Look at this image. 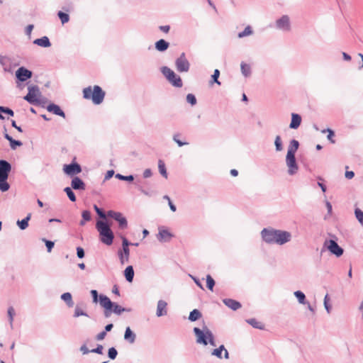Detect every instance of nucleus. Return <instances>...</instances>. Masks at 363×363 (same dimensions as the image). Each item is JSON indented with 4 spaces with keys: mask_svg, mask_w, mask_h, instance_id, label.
<instances>
[{
    "mask_svg": "<svg viewBox=\"0 0 363 363\" xmlns=\"http://www.w3.org/2000/svg\"><path fill=\"white\" fill-rule=\"evenodd\" d=\"M263 240L267 243L284 245L291 240V233L287 231L264 228L261 232Z\"/></svg>",
    "mask_w": 363,
    "mask_h": 363,
    "instance_id": "obj_1",
    "label": "nucleus"
},
{
    "mask_svg": "<svg viewBox=\"0 0 363 363\" xmlns=\"http://www.w3.org/2000/svg\"><path fill=\"white\" fill-rule=\"evenodd\" d=\"M99 303L104 309V315L106 318L110 317L112 313L120 315L122 312L128 311L121 306L113 303L111 299L105 295L99 296Z\"/></svg>",
    "mask_w": 363,
    "mask_h": 363,
    "instance_id": "obj_2",
    "label": "nucleus"
},
{
    "mask_svg": "<svg viewBox=\"0 0 363 363\" xmlns=\"http://www.w3.org/2000/svg\"><path fill=\"white\" fill-rule=\"evenodd\" d=\"M105 92L102 89L95 85L93 87L89 86L83 89V97L86 99H90L94 104H100L104 101Z\"/></svg>",
    "mask_w": 363,
    "mask_h": 363,
    "instance_id": "obj_3",
    "label": "nucleus"
},
{
    "mask_svg": "<svg viewBox=\"0 0 363 363\" xmlns=\"http://www.w3.org/2000/svg\"><path fill=\"white\" fill-rule=\"evenodd\" d=\"M96 227L101 236V242L107 245H111L113 243V234L109 225L104 221L99 220Z\"/></svg>",
    "mask_w": 363,
    "mask_h": 363,
    "instance_id": "obj_4",
    "label": "nucleus"
},
{
    "mask_svg": "<svg viewBox=\"0 0 363 363\" xmlns=\"http://www.w3.org/2000/svg\"><path fill=\"white\" fill-rule=\"evenodd\" d=\"M194 332L196 336V342L198 343L206 345L208 340L211 345H214L213 335L206 327L203 328V330L194 328Z\"/></svg>",
    "mask_w": 363,
    "mask_h": 363,
    "instance_id": "obj_5",
    "label": "nucleus"
},
{
    "mask_svg": "<svg viewBox=\"0 0 363 363\" xmlns=\"http://www.w3.org/2000/svg\"><path fill=\"white\" fill-rule=\"evenodd\" d=\"M162 72L167 79L175 87H182L183 85L182 79L179 76L176 74L173 70L167 67L162 68Z\"/></svg>",
    "mask_w": 363,
    "mask_h": 363,
    "instance_id": "obj_6",
    "label": "nucleus"
},
{
    "mask_svg": "<svg viewBox=\"0 0 363 363\" xmlns=\"http://www.w3.org/2000/svg\"><path fill=\"white\" fill-rule=\"evenodd\" d=\"M107 216L117 220L121 228L125 229L128 227L126 218L120 212L108 211L107 212Z\"/></svg>",
    "mask_w": 363,
    "mask_h": 363,
    "instance_id": "obj_7",
    "label": "nucleus"
},
{
    "mask_svg": "<svg viewBox=\"0 0 363 363\" xmlns=\"http://www.w3.org/2000/svg\"><path fill=\"white\" fill-rule=\"evenodd\" d=\"M175 64L177 69L180 72H188L189 69V62L184 52L177 59Z\"/></svg>",
    "mask_w": 363,
    "mask_h": 363,
    "instance_id": "obj_8",
    "label": "nucleus"
},
{
    "mask_svg": "<svg viewBox=\"0 0 363 363\" xmlns=\"http://www.w3.org/2000/svg\"><path fill=\"white\" fill-rule=\"evenodd\" d=\"M324 245L331 253L335 255L337 257H340L343 254V250L337 245L335 241L333 240H326Z\"/></svg>",
    "mask_w": 363,
    "mask_h": 363,
    "instance_id": "obj_9",
    "label": "nucleus"
},
{
    "mask_svg": "<svg viewBox=\"0 0 363 363\" xmlns=\"http://www.w3.org/2000/svg\"><path fill=\"white\" fill-rule=\"evenodd\" d=\"M63 170L67 175L73 176L79 174L82 172V168L79 164L72 163L70 164H65Z\"/></svg>",
    "mask_w": 363,
    "mask_h": 363,
    "instance_id": "obj_10",
    "label": "nucleus"
},
{
    "mask_svg": "<svg viewBox=\"0 0 363 363\" xmlns=\"http://www.w3.org/2000/svg\"><path fill=\"white\" fill-rule=\"evenodd\" d=\"M286 162L289 168V174L293 175L296 173L298 171V165L296 162L295 155H286Z\"/></svg>",
    "mask_w": 363,
    "mask_h": 363,
    "instance_id": "obj_11",
    "label": "nucleus"
},
{
    "mask_svg": "<svg viewBox=\"0 0 363 363\" xmlns=\"http://www.w3.org/2000/svg\"><path fill=\"white\" fill-rule=\"evenodd\" d=\"M24 99L26 100L30 104H38L39 102V92L38 89H29L28 93L24 97Z\"/></svg>",
    "mask_w": 363,
    "mask_h": 363,
    "instance_id": "obj_12",
    "label": "nucleus"
},
{
    "mask_svg": "<svg viewBox=\"0 0 363 363\" xmlns=\"http://www.w3.org/2000/svg\"><path fill=\"white\" fill-rule=\"evenodd\" d=\"M11 169V164L8 162L0 160V179H7Z\"/></svg>",
    "mask_w": 363,
    "mask_h": 363,
    "instance_id": "obj_13",
    "label": "nucleus"
},
{
    "mask_svg": "<svg viewBox=\"0 0 363 363\" xmlns=\"http://www.w3.org/2000/svg\"><path fill=\"white\" fill-rule=\"evenodd\" d=\"M276 23L277 27L280 29L285 30H289L291 29L290 20L288 16H283L277 21Z\"/></svg>",
    "mask_w": 363,
    "mask_h": 363,
    "instance_id": "obj_14",
    "label": "nucleus"
},
{
    "mask_svg": "<svg viewBox=\"0 0 363 363\" xmlns=\"http://www.w3.org/2000/svg\"><path fill=\"white\" fill-rule=\"evenodd\" d=\"M16 75L20 81L24 82L26 79L31 77L32 73L30 71L28 70L27 69H26L24 67H20L16 71Z\"/></svg>",
    "mask_w": 363,
    "mask_h": 363,
    "instance_id": "obj_15",
    "label": "nucleus"
},
{
    "mask_svg": "<svg viewBox=\"0 0 363 363\" xmlns=\"http://www.w3.org/2000/svg\"><path fill=\"white\" fill-rule=\"evenodd\" d=\"M167 303L164 301L160 300L157 303V315L158 317L165 315L167 313Z\"/></svg>",
    "mask_w": 363,
    "mask_h": 363,
    "instance_id": "obj_16",
    "label": "nucleus"
},
{
    "mask_svg": "<svg viewBox=\"0 0 363 363\" xmlns=\"http://www.w3.org/2000/svg\"><path fill=\"white\" fill-rule=\"evenodd\" d=\"M72 188L75 190H84L85 189V184L84 182L79 177H76L72 179L71 183Z\"/></svg>",
    "mask_w": 363,
    "mask_h": 363,
    "instance_id": "obj_17",
    "label": "nucleus"
},
{
    "mask_svg": "<svg viewBox=\"0 0 363 363\" xmlns=\"http://www.w3.org/2000/svg\"><path fill=\"white\" fill-rule=\"evenodd\" d=\"M47 110L49 112H52L55 115L60 116L63 118L65 117V113L61 110L60 106L56 104H51L48 105L47 107Z\"/></svg>",
    "mask_w": 363,
    "mask_h": 363,
    "instance_id": "obj_18",
    "label": "nucleus"
},
{
    "mask_svg": "<svg viewBox=\"0 0 363 363\" xmlns=\"http://www.w3.org/2000/svg\"><path fill=\"white\" fill-rule=\"evenodd\" d=\"M223 303L228 308H230L234 311H236V310L239 309L240 308H241V304L238 301L231 299V298L224 299Z\"/></svg>",
    "mask_w": 363,
    "mask_h": 363,
    "instance_id": "obj_19",
    "label": "nucleus"
},
{
    "mask_svg": "<svg viewBox=\"0 0 363 363\" xmlns=\"http://www.w3.org/2000/svg\"><path fill=\"white\" fill-rule=\"evenodd\" d=\"M301 122V118L298 114L292 113L291 115V122L290 123V128L293 129H296L299 127Z\"/></svg>",
    "mask_w": 363,
    "mask_h": 363,
    "instance_id": "obj_20",
    "label": "nucleus"
},
{
    "mask_svg": "<svg viewBox=\"0 0 363 363\" xmlns=\"http://www.w3.org/2000/svg\"><path fill=\"white\" fill-rule=\"evenodd\" d=\"M172 237V235L167 230H165V229L160 230L159 234H158V239L160 241H163V242L169 241Z\"/></svg>",
    "mask_w": 363,
    "mask_h": 363,
    "instance_id": "obj_21",
    "label": "nucleus"
},
{
    "mask_svg": "<svg viewBox=\"0 0 363 363\" xmlns=\"http://www.w3.org/2000/svg\"><path fill=\"white\" fill-rule=\"evenodd\" d=\"M299 143L296 140H292L288 148L287 154L289 155H295L296 152L298 148Z\"/></svg>",
    "mask_w": 363,
    "mask_h": 363,
    "instance_id": "obj_22",
    "label": "nucleus"
},
{
    "mask_svg": "<svg viewBox=\"0 0 363 363\" xmlns=\"http://www.w3.org/2000/svg\"><path fill=\"white\" fill-rule=\"evenodd\" d=\"M34 43L43 48H48L51 45V43L48 37L44 36L41 38H38L34 40Z\"/></svg>",
    "mask_w": 363,
    "mask_h": 363,
    "instance_id": "obj_23",
    "label": "nucleus"
},
{
    "mask_svg": "<svg viewBox=\"0 0 363 363\" xmlns=\"http://www.w3.org/2000/svg\"><path fill=\"white\" fill-rule=\"evenodd\" d=\"M124 338L130 343H133L135 342V335L132 332L129 327L125 330Z\"/></svg>",
    "mask_w": 363,
    "mask_h": 363,
    "instance_id": "obj_24",
    "label": "nucleus"
},
{
    "mask_svg": "<svg viewBox=\"0 0 363 363\" xmlns=\"http://www.w3.org/2000/svg\"><path fill=\"white\" fill-rule=\"evenodd\" d=\"M223 351H225V358L228 359V352L225 349L223 345H220L218 348L213 350L212 354L215 355L219 358H221L222 357L221 354H222Z\"/></svg>",
    "mask_w": 363,
    "mask_h": 363,
    "instance_id": "obj_25",
    "label": "nucleus"
},
{
    "mask_svg": "<svg viewBox=\"0 0 363 363\" xmlns=\"http://www.w3.org/2000/svg\"><path fill=\"white\" fill-rule=\"evenodd\" d=\"M169 47V43L164 40L161 39L155 43V48L159 51H164Z\"/></svg>",
    "mask_w": 363,
    "mask_h": 363,
    "instance_id": "obj_26",
    "label": "nucleus"
},
{
    "mask_svg": "<svg viewBox=\"0 0 363 363\" xmlns=\"http://www.w3.org/2000/svg\"><path fill=\"white\" fill-rule=\"evenodd\" d=\"M130 255L129 248L123 249V252H119V257L121 264H124L125 262L128 261Z\"/></svg>",
    "mask_w": 363,
    "mask_h": 363,
    "instance_id": "obj_27",
    "label": "nucleus"
},
{
    "mask_svg": "<svg viewBox=\"0 0 363 363\" xmlns=\"http://www.w3.org/2000/svg\"><path fill=\"white\" fill-rule=\"evenodd\" d=\"M125 277L128 281L131 282L134 277V270L132 266H128L125 269Z\"/></svg>",
    "mask_w": 363,
    "mask_h": 363,
    "instance_id": "obj_28",
    "label": "nucleus"
},
{
    "mask_svg": "<svg viewBox=\"0 0 363 363\" xmlns=\"http://www.w3.org/2000/svg\"><path fill=\"white\" fill-rule=\"evenodd\" d=\"M247 321L250 325H251L255 328H258L260 330L264 329V324L255 318L249 319Z\"/></svg>",
    "mask_w": 363,
    "mask_h": 363,
    "instance_id": "obj_29",
    "label": "nucleus"
},
{
    "mask_svg": "<svg viewBox=\"0 0 363 363\" xmlns=\"http://www.w3.org/2000/svg\"><path fill=\"white\" fill-rule=\"evenodd\" d=\"M31 215L28 214L24 219L18 220L17 224L21 230H25L28 226V221L30 219Z\"/></svg>",
    "mask_w": 363,
    "mask_h": 363,
    "instance_id": "obj_30",
    "label": "nucleus"
},
{
    "mask_svg": "<svg viewBox=\"0 0 363 363\" xmlns=\"http://www.w3.org/2000/svg\"><path fill=\"white\" fill-rule=\"evenodd\" d=\"M5 138L10 142L11 147L13 150H15L16 146L22 145L21 141L13 140L9 134H5Z\"/></svg>",
    "mask_w": 363,
    "mask_h": 363,
    "instance_id": "obj_31",
    "label": "nucleus"
},
{
    "mask_svg": "<svg viewBox=\"0 0 363 363\" xmlns=\"http://www.w3.org/2000/svg\"><path fill=\"white\" fill-rule=\"evenodd\" d=\"M201 317V313L198 309H194L189 314V319L191 321H196Z\"/></svg>",
    "mask_w": 363,
    "mask_h": 363,
    "instance_id": "obj_32",
    "label": "nucleus"
},
{
    "mask_svg": "<svg viewBox=\"0 0 363 363\" xmlns=\"http://www.w3.org/2000/svg\"><path fill=\"white\" fill-rule=\"evenodd\" d=\"M61 298L64 301H65L69 306L71 307L73 306L72 297V294L70 293H69V292L64 293L61 296Z\"/></svg>",
    "mask_w": 363,
    "mask_h": 363,
    "instance_id": "obj_33",
    "label": "nucleus"
},
{
    "mask_svg": "<svg viewBox=\"0 0 363 363\" xmlns=\"http://www.w3.org/2000/svg\"><path fill=\"white\" fill-rule=\"evenodd\" d=\"M241 72L242 74L245 77H248L250 75L251 69L250 66L245 62H242L240 65Z\"/></svg>",
    "mask_w": 363,
    "mask_h": 363,
    "instance_id": "obj_34",
    "label": "nucleus"
},
{
    "mask_svg": "<svg viewBox=\"0 0 363 363\" xmlns=\"http://www.w3.org/2000/svg\"><path fill=\"white\" fill-rule=\"evenodd\" d=\"M158 168L160 173L165 178H167V172L166 170L165 164L161 160L158 162Z\"/></svg>",
    "mask_w": 363,
    "mask_h": 363,
    "instance_id": "obj_35",
    "label": "nucleus"
},
{
    "mask_svg": "<svg viewBox=\"0 0 363 363\" xmlns=\"http://www.w3.org/2000/svg\"><path fill=\"white\" fill-rule=\"evenodd\" d=\"M82 220L80 222L81 225H84L85 222L91 220V213L89 211H84L82 213Z\"/></svg>",
    "mask_w": 363,
    "mask_h": 363,
    "instance_id": "obj_36",
    "label": "nucleus"
},
{
    "mask_svg": "<svg viewBox=\"0 0 363 363\" xmlns=\"http://www.w3.org/2000/svg\"><path fill=\"white\" fill-rule=\"evenodd\" d=\"M252 33V28L247 26L242 32L238 33V38H241L245 36L250 35Z\"/></svg>",
    "mask_w": 363,
    "mask_h": 363,
    "instance_id": "obj_37",
    "label": "nucleus"
},
{
    "mask_svg": "<svg viewBox=\"0 0 363 363\" xmlns=\"http://www.w3.org/2000/svg\"><path fill=\"white\" fill-rule=\"evenodd\" d=\"M295 296L297 298L300 303L305 304L306 303V296L304 294L300 291H297L294 292Z\"/></svg>",
    "mask_w": 363,
    "mask_h": 363,
    "instance_id": "obj_38",
    "label": "nucleus"
},
{
    "mask_svg": "<svg viewBox=\"0 0 363 363\" xmlns=\"http://www.w3.org/2000/svg\"><path fill=\"white\" fill-rule=\"evenodd\" d=\"M57 15L62 24H65L69 21V16L67 13H65L62 11H59Z\"/></svg>",
    "mask_w": 363,
    "mask_h": 363,
    "instance_id": "obj_39",
    "label": "nucleus"
},
{
    "mask_svg": "<svg viewBox=\"0 0 363 363\" xmlns=\"http://www.w3.org/2000/svg\"><path fill=\"white\" fill-rule=\"evenodd\" d=\"M220 76V71L218 69H215L213 74L211 76L212 81L211 82V84L216 83L218 85H220V82L218 81V77Z\"/></svg>",
    "mask_w": 363,
    "mask_h": 363,
    "instance_id": "obj_40",
    "label": "nucleus"
},
{
    "mask_svg": "<svg viewBox=\"0 0 363 363\" xmlns=\"http://www.w3.org/2000/svg\"><path fill=\"white\" fill-rule=\"evenodd\" d=\"M206 284L208 289L213 291V286L215 285V281L210 274H208L206 276Z\"/></svg>",
    "mask_w": 363,
    "mask_h": 363,
    "instance_id": "obj_41",
    "label": "nucleus"
},
{
    "mask_svg": "<svg viewBox=\"0 0 363 363\" xmlns=\"http://www.w3.org/2000/svg\"><path fill=\"white\" fill-rule=\"evenodd\" d=\"M64 191L66 192V194H67V196L69 197V199H70V201H72L73 202L76 201V196L71 188L66 187L64 189Z\"/></svg>",
    "mask_w": 363,
    "mask_h": 363,
    "instance_id": "obj_42",
    "label": "nucleus"
},
{
    "mask_svg": "<svg viewBox=\"0 0 363 363\" xmlns=\"http://www.w3.org/2000/svg\"><path fill=\"white\" fill-rule=\"evenodd\" d=\"M354 214L358 221L362 225H363V211H362L359 208H356L354 211Z\"/></svg>",
    "mask_w": 363,
    "mask_h": 363,
    "instance_id": "obj_43",
    "label": "nucleus"
},
{
    "mask_svg": "<svg viewBox=\"0 0 363 363\" xmlns=\"http://www.w3.org/2000/svg\"><path fill=\"white\" fill-rule=\"evenodd\" d=\"M9 189V184L6 182V179H0V189L2 191H6Z\"/></svg>",
    "mask_w": 363,
    "mask_h": 363,
    "instance_id": "obj_44",
    "label": "nucleus"
},
{
    "mask_svg": "<svg viewBox=\"0 0 363 363\" xmlns=\"http://www.w3.org/2000/svg\"><path fill=\"white\" fill-rule=\"evenodd\" d=\"M323 133H325V132H328V135H327V138L332 143H335V140L333 139L334 136H335V133L333 132V130H332L331 129H327V130H323L322 131Z\"/></svg>",
    "mask_w": 363,
    "mask_h": 363,
    "instance_id": "obj_45",
    "label": "nucleus"
},
{
    "mask_svg": "<svg viewBox=\"0 0 363 363\" xmlns=\"http://www.w3.org/2000/svg\"><path fill=\"white\" fill-rule=\"evenodd\" d=\"M43 241L45 243V245L47 247V250L48 252H50L55 245L54 242L48 240L45 238L43 239Z\"/></svg>",
    "mask_w": 363,
    "mask_h": 363,
    "instance_id": "obj_46",
    "label": "nucleus"
},
{
    "mask_svg": "<svg viewBox=\"0 0 363 363\" xmlns=\"http://www.w3.org/2000/svg\"><path fill=\"white\" fill-rule=\"evenodd\" d=\"M274 144L277 151H281L282 150L281 140L279 135L276 137Z\"/></svg>",
    "mask_w": 363,
    "mask_h": 363,
    "instance_id": "obj_47",
    "label": "nucleus"
},
{
    "mask_svg": "<svg viewBox=\"0 0 363 363\" xmlns=\"http://www.w3.org/2000/svg\"><path fill=\"white\" fill-rule=\"evenodd\" d=\"M80 315H86V316L87 315H86V313H84V312L83 311V310H82L80 307L77 306V307L75 308V309H74V316L77 318V317H79V316H80Z\"/></svg>",
    "mask_w": 363,
    "mask_h": 363,
    "instance_id": "obj_48",
    "label": "nucleus"
},
{
    "mask_svg": "<svg viewBox=\"0 0 363 363\" xmlns=\"http://www.w3.org/2000/svg\"><path fill=\"white\" fill-rule=\"evenodd\" d=\"M186 101L191 104V105H195L196 103V99L194 95L191 94H189L187 96H186Z\"/></svg>",
    "mask_w": 363,
    "mask_h": 363,
    "instance_id": "obj_49",
    "label": "nucleus"
},
{
    "mask_svg": "<svg viewBox=\"0 0 363 363\" xmlns=\"http://www.w3.org/2000/svg\"><path fill=\"white\" fill-rule=\"evenodd\" d=\"M117 350L114 347H111L108 350V357L111 359H114L117 356Z\"/></svg>",
    "mask_w": 363,
    "mask_h": 363,
    "instance_id": "obj_50",
    "label": "nucleus"
},
{
    "mask_svg": "<svg viewBox=\"0 0 363 363\" xmlns=\"http://www.w3.org/2000/svg\"><path fill=\"white\" fill-rule=\"evenodd\" d=\"M0 112L6 113L10 115L11 116H13L14 114L13 111L11 109L6 108V107H4V106H0Z\"/></svg>",
    "mask_w": 363,
    "mask_h": 363,
    "instance_id": "obj_51",
    "label": "nucleus"
},
{
    "mask_svg": "<svg viewBox=\"0 0 363 363\" xmlns=\"http://www.w3.org/2000/svg\"><path fill=\"white\" fill-rule=\"evenodd\" d=\"M8 315L9 316L10 323H12L13 320V316L15 315V311L13 307H9L8 309Z\"/></svg>",
    "mask_w": 363,
    "mask_h": 363,
    "instance_id": "obj_52",
    "label": "nucleus"
},
{
    "mask_svg": "<svg viewBox=\"0 0 363 363\" xmlns=\"http://www.w3.org/2000/svg\"><path fill=\"white\" fill-rule=\"evenodd\" d=\"M94 210L96 211V212L97 213V214L99 215V216L100 218H106L105 213L96 205H94Z\"/></svg>",
    "mask_w": 363,
    "mask_h": 363,
    "instance_id": "obj_53",
    "label": "nucleus"
},
{
    "mask_svg": "<svg viewBox=\"0 0 363 363\" xmlns=\"http://www.w3.org/2000/svg\"><path fill=\"white\" fill-rule=\"evenodd\" d=\"M103 349H104L103 346L101 345H99L96 348L93 349L90 352H91L97 353V354H103Z\"/></svg>",
    "mask_w": 363,
    "mask_h": 363,
    "instance_id": "obj_54",
    "label": "nucleus"
},
{
    "mask_svg": "<svg viewBox=\"0 0 363 363\" xmlns=\"http://www.w3.org/2000/svg\"><path fill=\"white\" fill-rule=\"evenodd\" d=\"M116 177H118V178H119L120 179H122V180H126V181H133V177L132 175H130V176H123L121 174H118L116 175Z\"/></svg>",
    "mask_w": 363,
    "mask_h": 363,
    "instance_id": "obj_55",
    "label": "nucleus"
},
{
    "mask_svg": "<svg viewBox=\"0 0 363 363\" xmlns=\"http://www.w3.org/2000/svg\"><path fill=\"white\" fill-rule=\"evenodd\" d=\"M91 294L92 298H93V301H94V303H97V301H98V298H99V296H98V292H97V291H96V290H91Z\"/></svg>",
    "mask_w": 363,
    "mask_h": 363,
    "instance_id": "obj_56",
    "label": "nucleus"
},
{
    "mask_svg": "<svg viewBox=\"0 0 363 363\" xmlns=\"http://www.w3.org/2000/svg\"><path fill=\"white\" fill-rule=\"evenodd\" d=\"M77 254L78 257H79V258H83L84 257V251L80 247H78L77 248Z\"/></svg>",
    "mask_w": 363,
    "mask_h": 363,
    "instance_id": "obj_57",
    "label": "nucleus"
},
{
    "mask_svg": "<svg viewBox=\"0 0 363 363\" xmlns=\"http://www.w3.org/2000/svg\"><path fill=\"white\" fill-rule=\"evenodd\" d=\"M178 136H179V135H174L173 139H174V141L178 144V145H179V147L183 146L184 145H186V144H188L187 143H183V142H182L181 140H179L177 138H178Z\"/></svg>",
    "mask_w": 363,
    "mask_h": 363,
    "instance_id": "obj_58",
    "label": "nucleus"
},
{
    "mask_svg": "<svg viewBox=\"0 0 363 363\" xmlns=\"http://www.w3.org/2000/svg\"><path fill=\"white\" fill-rule=\"evenodd\" d=\"M106 335V331H103V332H101L100 333H99L97 335H96V340H102L105 338Z\"/></svg>",
    "mask_w": 363,
    "mask_h": 363,
    "instance_id": "obj_59",
    "label": "nucleus"
},
{
    "mask_svg": "<svg viewBox=\"0 0 363 363\" xmlns=\"http://www.w3.org/2000/svg\"><path fill=\"white\" fill-rule=\"evenodd\" d=\"M122 240H123V249H126V248H129V242L128 240L125 238V237H122Z\"/></svg>",
    "mask_w": 363,
    "mask_h": 363,
    "instance_id": "obj_60",
    "label": "nucleus"
},
{
    "mask_svg": "<svg viewBox=\"0 0 363 363\" xmlns=\"http://www.w3.org/2000/svg\"><path fill=\"white\" fill-rule=\"evenodd\" d=\"M354 173L352 171H346L345 177L348 179H351L354 177Z\"/></svg>",
    "mask_w": 363,
    "mask_h": 363,
    "instance_id": "obj_61",
    "label": "nucleus"
},
{
    "mask_svg": "<svg viewBox=\"0 0 363 363\" xmlns=\"http://www.w3.org/2000/svg\"><path fill=\"white\" fill-rule=\"evenodd\" d=\"M328 300H329L328 296L326 295L324 298V305H325V309L329 313L330 312V306H328Z\"/></svg>",
    "mask_w": 363,
    "mask_h": 363,
    "instance_id": "obj_62",
    "label": "nucleus"
},
{
    "mask_svg": "<svg viewBox=\"0 0 363 363\" xmlns=\"http://www.w3.org/2000/svg\"><path fill=\"white\" fill-rule=\"evenodd\" d=\"M151 176H152V172L150 169H147L144 171L143 177L145 178H148V177H150Z\"/></svg>",
    "mask_w": 363,
    "mask_h": 363,
    "instance_id": "obj_63",
    "label": "nucleus"
},
{
    "mask_svg": "<svg viewBox=\"0 0 363 363\" xmlns=\"http://www.w3.org/2000/svg\"><path fill=\"white\" fill-rule=\"evenodd\" d=\"M318 180H319V182H318V186L321 188V189L323 192H325L326 186L322 182H320V181H323V179L318 178Z\"/></svg>",
    "mask_w": 363,
    "mask_h": 363,
    "instance_id": "obj_64",
    "label": "nucleus"
}]
</instances>
